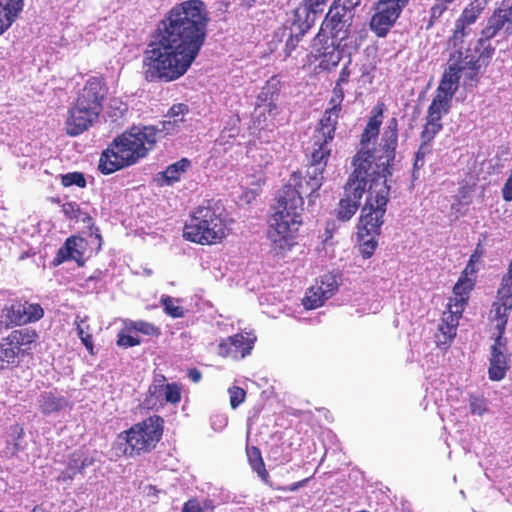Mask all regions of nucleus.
<instances>
[{"label":"nucleus","instance_id":"44","mask_svg":"<svg viewBox=\"0 0 512 512\" xmlns=\"http://www.w3.org/2000/svg\"><path fill=\"white\" fill-rule=\"evenodd\" d=\"M263 152H264V150H263V149H261V148H258V149H256V150H252V149H250V151H249V153H251V157H252L255 161L257 160V158H258V157L260 158V160H259V162H258V165H259L260 167L267 166V165L271 162V160H272V156H271V155H269V154H265V155H264V153H263Z\"/></svg>","mask_w":512,"mask_h":512},{"label":"nucleus","instance_id":"11","mask_svg":"<svg viewBox=\"0 0 512 512\" xmlns=\"http://www.w3.org/2000/svg\"><path fill=\"white\" fill-rule=\"evenodd\" d=\"M488 2L489 0H474L463 10L461 16L456 21L454 33L449 39V47H466V44L473 39V26L486 8Z\"/></svg>","mask_w":512,"mask_h":512},{"label":"nucleus","instance_id":"35","mask_svg":"<svg viewBox=\"0 0 512 512\" xmlns=\"http://www.w3.org/2000/svg\"><path fill=\"white\" fill-rule=\"evenodd\" d=\"M247 456L253 471H255L260 477H263L266 474V470L260 450L257 447L248 448Z\"/></svg>","mask_w":512,"mask_h":512},{"label":"nucleus","instance_id":"2","mask_svg":"<svg viewBox=\"0 0 512 512\" xmlns=\"http://www.w3.org/2000/svg\"><path fill=\"white\" fill-rule=\"evenodd\" d=\"M392 151L389 150L386 160L378 164L380 170L370 172V156L360 153L353 161L354 170L349 176L344 187L345 197L340 200L337 209L338 218L347 221L352 218L359 207V201L367 194L365 204L361 211L360 223L368 235L379 233L386 212V205L390 191V185L385 178L387 163L391 159Z\"/></svg>","mask_w":512,"mask_h":512},{"label":"nucleus","instance_id":"51","mask_svg":"<svg viewBox=\"0 0 512 512\" xmlns=\"http://www.w3.org/2000/svg\"><path fill=\"white\" fill-rule=\"evenodd\" d=\"M349 77H350V71H349L348 67L345 66L342 68V70L340 72V75H339L336 85L343 87L344 84L348 83Z\"/></svg>","mask_w":512,"mask_h":512},{"label":"nucleus","instance_id":"27","mask_svg":"<svg viewBox=\"0 0 512 512\" xmlns=\"http://www.w3.org/2000/svg\"><path fill=\"white\" fill-rule=\"evenodd\" d=\"M91 464L92 459L89 458L84 451H75L74 453H72L65 471L62 472V480H72L76 474L81 473L86 467L90 466Z\"/></svg>","mask_w":512,"mask_h":512},{"label":"nucleus","instance_id":"26","mask_svg":"<svg viewBox=\"0 0 512 512\" xmlns=\"http://www.w3.org/2000/svg\"><path fill=\"white\" fill-rule=\"evenodd\" d=\"M39 408L43 414L59 412L69 406V401L52 391L43 392L38 399Z\"/></svg>","mask_w":512,"mask_h":512},{"label":"nucleus","instance_id":"16","mask_svg":"<svg viewBox=\"0 0 512 512\" xmlns=\"http://www.w3.org/2000/svg\"><path fill=\"white\" fill-rule=\"evenodd\" d=\"M256 336L250 332L238 333L222 340L218 345V354L225 358L240 360L253 349Z\"/></svg>","mask_w":512,"mask_h":512},{"label":"nucleus","instance_id":"31","mask_svg":"<svg viewBox=\"0 0 512 512\" xmlns=\"http://www.w3.org/2000/svg\"><path fill=\"white\" fill-rule=\"evenodd\" d=\"M83 242L82 239L74 237L68 238L65 245L58 251L57 259L59 262L66 260L79 261L82 257V252L79 250V244Z\"/></svg>","mask_w":512,"mask_h":512},{"label":"nucleus","instance_id":"54","mask_svg":"<svg viewBox=\"0 0 512 512\" xmlns=\"http://www.w3.org/2000/svg\"><path fill=\"white\" fill-rule=\"evenodd\" d=\"M63 210L65 212L66 215H68L69 217H76L74 215V205L72 203H68L66 205H64L63 207Z\"/></svg>","mask_w":512,"mask_h":512},{"label":"nucleus","instance_id":"5","mask_svg":"<svg viewBox=\"0 0 512 512\" xmlns=\"http://www.w3.org/2000/svg\"><path fill=\"white\" fill-rule=\"evenodd\" d=\"M105 94V86L99 78L91 77L87 80L74 106L69 110L66 120V131L69 135H80L98 119Z\"/></svg>","mask_w":512,"mask_h":512},{"label":"nucleus","instance_id":"3","mask_svg":"<svg viewBox=\"0 0 512 512\" xmlns=\"http://www.w3.org/2000/svg\"><path fill=\"white\" fill-rule=\"evenodd\" d=\"M328 159L310 154L305 175L294 172L279 194L276 211L269 221L268 237L277 253H284L296 243L302 224L303 198L312 197L322 186Z\"/></svg>","mask_w":512,"mask_h":512},{"label":"nucleus","instance_id":"10","mask_svg":"<svg viewBox=\"0 0 512 512\" xmlns=\"http://www.w3.org/2000/svg\"><path fill=\"white\" fill-rule=\"evenodd\" d=\"M339 111L335 108L327 109L315 129L309 153L316 159H329L332 151V142L339 119Z\"/></svg>","mask_w":512,"mask_h":512},{"label":"nucleus","instance_id":"8","mask_svg":"<svg viewBox=\"0 0 512 512\" xmlns=\"http://www.w3.org/2000/svg\"><path fill=\"white\" fill-rule=\"evenodd\" d=\"M450 56L448 60V67L445 70L441 82L437 88L441 93H446L448 96H454L461 75L469 80H474L478 69L480 68L479 61L483 56V51H480L478 46L474 49L467 47L453 48L449 47Z\"/></svg>","mask_w":512,"mask_h":512},{"label":"nucleus","instance_id":"25","mask_svg":"<svg viewBox=\"0 0 512 512\" xmlns=\"http://www.w3.org/2000/svg\"><path fill=\"white\" fill-rule=\"evenodd\" d=\"M23 8V0H0V34L8 29Z\"/></svg>","mask_w":512,"mask_h":512},{"label":"nucleus","instance_id":"39","mask_svg":"<svg viewBox=\"0 0 512 512\" xmlns=\"http://www.w3.org/2000/svg\"><path fill=\"white\" fill-rule=\"evenodd\" d=\"M238 123L239 118L238 117H231L229 119L228 125L229 127L225 126L218 141L220 144H224L228 142V139L234 138L238 134Z\"/></svg>","mask_w":512,"mask_h":512},{"label":"nucleus","instance_id":"7","mask_svg":"<svg viewBox=\"0 0 512 512\" xmlns=\"http://www.w3.org/2000/svg\"><path fill=\"white\" fill-rule=\"evenodd\" d=\"M183 235L187 240L202 245L220 242L226 236L223 210L210 205L198 207L185 224Z\"/></svg>","mask_w":512,"mask_h":512},{"label":"nucleus","instance_id":"12","mask_svg":"<svg viewBox=\"0 0 512 512\" xmlns=\"http://www.w3.org/2000/svg\"><path fill=\"white\" fill-rule=\"evenodd\" d=\"M353 17V8H348L340 0H335L322 23L320 31L330 34L336 39H346L349 35Z\"/></svg>","mask_w":512,"mask_h":512},{"label":"nucleus","instance_id":"33","mask_svg":"<svg viewBox=\"0 0 512 512\" xmlns=\"http://www.w3.org/2000/svg\"><path fill=\"white\" fill-rule=\"evenodd\" d=\"M76 330L81 342L89 351L90 354H93V341L92 335L90 333L89 325L86 323V317L81 318L80 316L76 317Z\"/></svg>","mask_w":512,"mask_h":512},{"label":"nucleus","instance_id":"32","mask_svg":"<svg viewBox=\"0 0 512 512\" xmlns=\"http://www.w3.org/2000/svg\"><path fill=\"white\" fill-rule=\"evenodd\" d=\"M6 320L11 325H22L29 322L25 316V307L23 303L15 302L4 310Z\"/></svg>","mask_w":512,"mask_h":512},{"label":"nucleus","instance_id":"28","mask_svg":"<svg viewBox=\"0 0 512 512\" xmlns=\"http://www.w3.org/2000/svg\"><path fill=\"white\" fill-rule=\"evenodd\" d=\"M453 96L436 90V95L428 108V117L432 120H441L449 112Z\"/></svg>","mask_w":512,"mask_h":512},{"label":"nucleus","instance_id":"34","mask_svg":"<svg viewBox=\"0 0 512 512\" xmlns=\"http://www.w3.org/2000/svg\"><path fill=\"white\" fill-rule=\"evenodd\" d=\"M160 302L164 307V312L172 318H180L184 316V308L179 305V299L163 295Z\"/></svg>","mask_w":512,"mask_h":512},{"label":"nucleus","instance_id":"9","mask_svg":"<svg viewBox=\"0 0 512 512\" xmlns=\"http://www.w3.org/2000/svg\"><path fill=\"white\" fill-rule=\"evenodd\" d=\"M163 419L154 415L133 425L125 432L126 447L124 453L128 456L139 455L155 448L163 434Z\"/></svg>","mask_w":512,"mask_h":512},{"label":"nucleus","instance_id":"18","mask_svg":"<svg viewBox=\"0 0 512 512\" xmlns=\"http://www.w3.org/2000/svg\"><path fill=\"white\" fill-rule=\"evenodd\" d=\"M402 10L397 4L379 0L376 13L370 21V28L379 37H384L399 17Z\"/></svg>","mask_w":512,"mask_h":512},{"label":"nucleus","instance_id":"19","mask_svg":"<svg viewBox=\"0 0 512 512\" xmlns=\"http://www.w3.org/2000/svg\"><path fill=\"white\" fill-rule=\"evenodd\" d=\"M507 340L502 336H495L491 347L489 378L493 381L502 380L508 370Z\"/></svg>","mask_w":512,"mask_h":512},{"label":"nucleus","instance_id":"43","mask_svg":"<svg viewBox=\"0 0 512 512\" xmlns=\"http://www.w3.org/2000/svg\"><path fill=\"white\" fill-rule=\"evenodd\" d=\"M344 99L343 87L335 85L330 99V108H335L336 111H341V103Z\"/></svg>","mask_w":512,"mask_h":512},{"label":"nucleus","instance_id":"1","mask_svg":"<svg viewBox=\"0 0 512 512\" xmlns=\"http://www.w3.org/2000/svg\"><path fill=\"white\" fill-rule=\"evenodd\" d=\"M208 21V11L201 0H186L174 6L158 24L144 52L145 79L170 82L181 77L204 44Z\"/></svg>","mask_w":512,"mask_h":512},{"label":"nucleus","instance_id":"56","mask_svg":"<svg viewBox=\"0 0 512 512\" xmlns=\"http://www.w3.org/2000/svg\"><path fill=\"white\" fill-rule=\"evenodd\" d=\"M302 484V482H299L297 484H295L293 487H292V490H295L298 486H300Z\"/></svg>","mask_w":512,"mask_h":512},{"label":"nucleus","instance_id":"45","mask_svg":"<svg viewBox=\"0 0 512 512\" xmlns=\"http://www.w3.org/2000/svg\"><path fill=\"white\" fill-rule=\"evenodd\" d=\"M117 344L119 346L128 348V347H133V346L139 345L140 344V340L138 338H136V337L131 336V335H127V334H124V333H119L118 334Z\"/></svg>","mask_w":512,"mask_h":512},{"label":"nucleus","instance_id":"38","mask_svg":"<svg viewBox=\"0 0 512 512\" xmlns=\"http://www.w3.org/2000/svg\"><path fill=\"white\" fill-rule=\"evenodd\" d=\"M61 183L65 187L77 186L83 188L86 186V179L80 172H71L61 176Z\"/></svg>","mask_w":512,"mask_h":512},{"label":"nucleus","instance_id":"6","mask_svg":"<svg viewBox=\"0 0 512 512\" xmlns=\"http://www.w3.org/2000/svg\"><path fill=\"white\" fill-rule=\"evenodd\" d=\"M382 111H378L376 114L371 116L369 118V121L361 135V149L357 152V154L354 156L353 160L362 152L368 154L370 156L369 158V164H371L370 172H375V170H380L378 167V164L385 161L389 154V150L392 151L391 159H389L387 163V171L385 172V178L389 180V177L392 176V164L395 159V150L397 147V140H398V133H397V120L395 118H391L387 126L382 134L381 142L379 144V148L375 149L374 151H371L369 149V144L372 140H375L376 137L379 134V129L382 123L381 120Z\"/></svg>","mask_w":512,"mask_h":512},{"label":"nucleus","instance_id":"46","mask_svg":"<svg viewBox=\"0 0 512 512\" xmlns=\"http://www.w3.org/2000/svg\"><path fill=\"white\" fill-rule=\"evenodd\" d=\"M376 246L377 242L373 238L364 241L360 247V253L362 254L363 258H370L373 255Z\"/></svg>","mask_w":512,"mask_h":512},{"label":"nucleus","instance_id":"4","mask_svg":"<svg viewBox=\"0 0 512 512\" xmlns=\"http://www.w3.org/2000/svg\"><path fill=\"white\" fill-rule=\"evenodd\" d=\"M157 128L134 126L116 137L102 152L98 169L108 175L134 165L146 157L156 143Z\"/></svg>","mask_w":512,"mask_h":512},{"label":"nucleus","instance_id":"30","mask_svg":"<svg viewBox=\"0 0 512 512\" xmlns=\"http://www.w3.org/2000/svg\"><path fill=\"white\" fill-rule=\"evenodd\" d=\"M190 168L191 161L187 158H182L169 165L166 170L162 172V177L167 185H172L178 182Z\"/></svg>","mask_w":512,"mask_h":512},{"label":"nucleus","instance_id":"37","mask_svg":"<svg viewBox=\"0 0 512 512\" xmlns=\"http://www.w3.org/2000/svg\"><path fill=\"white\" fill-rule=\"evenodd\" d=\"M126 329L128 331H136L140 332L147 336H153L157 334L158 329L151 323L145 321H130L126 324Z\"/></svg>","mask_w":512,"mask_h":512},{"label":"nucleus","instance_id":"42","mask_svg":"<svg viewBox=\"0 0 512 512\" xmlns=\"http://www.w3.org/2000/svg\"><path fill=\"white\" fill-rule=\"evenodd\" d=\"M25 307V316L29 318V322L39 320L43 316V309L38 304L23 303Z\"/></svg>","mask_w":512,"mask_h":512},{"label":"nucleus","instance_id":"58","mask_svg":"<svg viewBox=\"0 0 512 512\" xmlns=\"http://www.w3.org/2000/svg\"><path fill=\"white\" fill-rule=\"evenodd\" d=\"M467 266H469L468 272H473V268L470 269V264H468Z\"/></svg>","mask_w":512,"mask_h":512},{"label":"nucleus","instance_id":"13","mask_svg":"<svg viewBox=\"0 0 512 512\" xmlns=\"http://www.w3.org/2000/svg\"><path fill=\"white\" fill-rule=\"evenodd\" d=\"M512 34V0H503L498 9L488 18L486 26L481 31L478 45L496 37H506Z\"/></svg>","mask_w":512,"mask_h":512},{"label":"nucleus","instance_id":"47","mask_svg":"<svg viewBox=\"0 0 512 512\" xmlns=\"http://www.w3.org/2000/svg\"><path fill=\"white\" fill-rule=\"evenodd\" d=\"M454 0H436L434 5L431 8L432 17H440L444 10L447 8V4L453 2Z\"/></svg>","mask_w":512,"mask_h":512},{"label":"nucleus","instance_id":"36","mask_svg":"<svg viewBox=\"0 0 512 512\" xmlns=\"http://www.w3.org/2000/svg\"><path fill=\"white\" fill-rule=\"evenodd\" d=\"M488 411V401L483 396L470 395L469 412L472 415L483 416Z\"/></svg>","mask_w":512,"mask_h":512},{"label":"nucleus","instance_id":"59","mask_svg":"<svg viewBox=\"0 0 512 512\" xmlns=\"http://www.w3.org/2000/svg\"><path fill=\"white\" fill-rule=\"evenodd\" d=\"M467 266H469L468 272H473V268L470 269V264H468Z\"/></svg>","mask_w":512,"mask_h":512},{"label":"nucleus","instance_id":"50","mask_svg":"<svg viewBox=\"0 0 512 512\" xmlns=\"http://www.w3.org/2000/svg\"><path fill=\"white\" fill-rule=\"evenodd\" d=\"M181 512H204L197 500L187 501Z\"/></svg>","mask_w":512,"mask_h":512},{"label":"nucleus","instance_id":"24","mask_svg":"<svg viewBox=\"0 0 512 512\" xmlns=\"http://www.w3.org/2000/svg\"><path fill=\"white\" fill-rule=\"evenodd\" d=\"M512 309V304L510 300L500 301L499 299L493 304L491 314H492V323L497 331L494 333L495 336L504 337L506 324L508 320V315Z\"/></svg>","mask_w":512,"mask_h":512},{"label":"nucleus","instance_id":"53","mask_svg":"<svg viewBox=\"0 0 512 512\" xmlns=\"http://www.w3.org/2000/svg\"><path fill=\"white\" fill-rule=\"evenodd\" d=\"M188 377L191 381H193L194 383H197L201 380L202 374L199 370L194 368V369H190L188 371Z\"/></svg>","mask_w":512,"mask_h":512},{"label":"nucleus","instance_id":"20","mask_svg":"<svg viewBox=\"0 0 512 512\" xmlns=\"http://www.w3.org/2000/svg\"><path fill=\"white\" fill-rule=\"evenodd\" d=\"M32 336L29 333L15 330L2 339L0 342V359L7 363H13L19 354L21 347L32 342Z\"/></svg>","mask_w":512,"mask_h":512},{"label":"nucleus","instance_id":"55","mask_svg":"<svg viewBox=\"0 0 512 512\" xmlns=\"http://www.w3.org/2000/svg\"><path fill=\"white\" fill-rule=\"evenodd\" d=\"M341 2H343L344 4H346L348 6V8H355L356 6H358L361 2V0H340Z\"/></svg>","mask_w":512,"mask_h":512},{"label":"nucleus","instance_id":"40","mask_svg":"<svg viewBox=\"0 0 512 512\" xmlns=\"http://www.w3.org/2000/svg\"><path fill=\"white\" fill-rule=\"evenodd\" d=\"M441 128H442L441 120H436V119L432 120L431 118H429L427 116V122H426L425 128L422 132V138L425 141H430L441 130Z\"/></svg>","mask_w":512,"mask_h":512},{"label":"nucleus","instance_id":"48","mask_svg":"<svg viewBox=\"0 0 512 512\" xmlns=\"http://www.w3.org/2000/svg\"><path fill=\"white\" fill-rule=\"evenodd\" d=\"M302 36H294L292 32L288 33V39L285 44V55L289 57L292 51L296 48Z\"/></svg>","mask_w":512,"mask_h":512},{"label":"nucleus","instance_id":"22","mask_svg":"<svg viewBox=\"0 0 512 512\" xmlns=\"http://www.w3.org/2000/svg\"><path fill=\"white\" fill-rule=\"evenodd\" d=\"M314 17L308 7L300 5L296 7L289 15L285 22V31L292 32L294 36H303L311 27Z\"/></svg>","mask_w":512,"mask_h":512},{"label":"nucleus","instance_id":"23","mask_svg":"<svg viewBox=\"0 0 512 512\" xmlns=\"http://www.w3.org/2000/svg\"><path fill=\"white\" fill-rule=\"evenodd\" d=\"M468 268L467 266L464 271V275H462L458 282L455 284L453 288L454 297L450 298L447 307L453 308V313L462 314L464 310V305L468 299V294L473 288V280L468 277Z\"/></svg>","mask_w":512,"mask_h":512},{"label":"nucleus","instance_id":"52","mask_svg":"<svg viewBox=\"0 0 512 512\" xmlns=\"http://www.w3.org/2000/svg\"><path fill=\"white\" fill-rule=\"evenodd\" d=\"M424 157H425V153L423 152L422 149H420L416 153V156H415V161H414V169L415 170L421 168L424 165Z\"/></svg>","mask_w":512,"mask_h":512},{"label":"nucleus","instance_id":"60","mask_svg":"<svg viewBox=\"0 0 512 512\" xmlns=\"http://www.w3.org/2000/svg\"><path fill=\"white\" fill-rule=\"evenodd\" d=\"M33 512H38V509H37V507L33 509Z\"/></svg>","mask_w":512,"mask_h":512},{"label":"nucleus","instance_id":"21","mask_svg":"<svg viewBox=\"0 0 512 512\" xmlns=\"http://www.w3.org/2000/svg\"><path fill=\"white\" fill-rule=\"evenodd\" d=\"M448 310L443 313L441 322L438 325V331L435 334L436 344L439 347H448L457 333L459 319L462 314L453 313L452 307H447Z\"/></svg>","mask_w":512,"mask_h":512},{"label":"nucleus","instance_id":"29","mask_svg":"<svg viewBox=\"0 0 512 512\" xmlns=\"http://www.w3.org/2000/svg\"><path fill=\"white\" fill-rule=\"evenodd\" d=\"M187 112L188 108L185 104L172 106L166 115L167 120L162 123V130L167 134L177 131L180 124L184 121V116Z\"/></svg>","mask_w":512,"mask_h":512},{"label":"nucleus","instance_id":"61","mask_svg":"<svg viewBox=\"0 0 512 512\" xmlns=\"http://www.w3.org/2000/svg\"><path fill=\"white\" fill-rule=\"evenodd\" d=\"M0 512H3V511L0 510Z\"/></svg>","mask_w":512,"mask_h":512},{"label":"nucleus","instance_id":"57","mask_svg":"<svg viewBox=\"0 0 512 512\" xmlns=\"http://www.w3.org/2000/svg\"><path fill=\"white\" fill-rule=\"evenodd\" d=\"M226 423H227L226 418H223V419L221 420V424H222V426L226 425Z\"/></svg>","mask_w":512,"mask_h":512},{"label":"nucleus","instance_id":"41","mask_svg":"<svg viewBox=\"0 0 512 512\" xmlns=\"http://www.w3.org/2000/svg\"><path fill=\"white\" fill-rule=\"evenodd\" d=\"M229 397H230V406L232 409H236L246 397V392L244 389L238 386H232L228 389Z\"/></svg>","mask_w":512,"mask_h":512},{"label":"nucleus","instance_id":"14","mask_svg":"<svg viewBox=\"0 0 512 512\" xmlns=\"http://www.w3.org/2000/svg\"><path fill=\"white\" fill-rule=\"evenodd\" d=\"M345 39H336L332 35L319 31L313 39L312 48L315 57L320 59V66L328 69L336 66L341 60L339 50Z\"/></svg>","mask_w":512,"mask_h":512},{"label":"nucleus","instance_id":"49","mask_svg":"<svg viewBox=\"0 0 512 512\" xmlns=\"http://www.w3.org/2000/svg\"><path fill=\"white\" fill-rule=\"evenodd\" d=\"M327 0H304L303 6L308 7L312 11L313 15L317 12L322 11V7L325 5Z\"/></svg>","mask_w":512,"mask_h":512},{"label":"nucleus","instance_id":"17","mask_svg":"<svg viewBox=\"0 0 512 512\" xmlns=\"http://www.w3.org/2000/svg\"><path fill=\"white\" fill-rule=\"evenodd\" d=\"M338 289V282L332 275H325L320 283L309 288L302 300L303 306L308 309H316L331 298Z\"/></svg>","mask_w":512,"mask_h":512},{"label":"nucleus","instance_id":"15","mask_svg":"<svg viewBox=\"0 0 512 512\" xmlns=\"http://www.w3.org/2000/svg\"><path fill=\"white\" fill-rule=\"evenodd\" d=\"M180 400V387L176 383L165 384V377L160 375L150 385L145 403L148 408H155L166 403L177 404Z\"/></svg>","mask_w":512,"mask_h":512}]
</instances>
